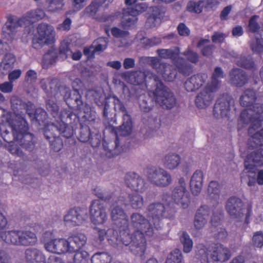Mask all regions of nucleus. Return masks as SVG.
I'll return each mask as SVG.
<instances>
[{
  "instance_id": "1",
  "label": "nucleus",
  "mask_w": 263,
  "mask_h": 263,
  "mask_svg": "<svg viewBox=\"0 0 263 263\" xmlns=\"http://www.w3.org/2000/svg\"><path fill=\"white\" fill-rule=\"evenodd\" d=\"M130 224L134 229L133 233H129V229L121 234V241L125 246H129L130 251L136 256L142 257L146 249V240L144 235L152 236L155 227L151 220L142 214L135 212L130 216Z\"/></svg>"
},
{
  "instance_id": "2",
  "label": "nucleus",
  "mask_w": 263,
  "mask_h": 263,
  "mask_svg": "<svg viewBox=\"0 0 263 263\" xmlns=\"http://www.w3.org/2000/svg\"><path fill=\"white\" fill-rule=\"evenodd\" d=\"M154 79L156 87L153 91L154 99L155 102L163 109L171 110L177 104V100L173 91L164 85L160 79L151 73Z\"/></svg>"
},
{
  "instance_id": "3",
  "label": "nucleus",
  "mask_w": 263,
  "mask_h": 263,
  "mask_svg": "<svg viewBox=\"0 0 263 263\" xmlns=\"http://www.w3.org/2000/svg\"><path fill=\"white\" fill-rule=\"evenodd\" d=\"M2 238L6 243L16 246H27L34 245L37 238L35 234L25 230H11L2 232L0 234Z\"/></svg>"
},
{
  "instance_id": "4",
  "label": "nucleus",
  "mask_w": 263,
  "mask_h": 263,
  "mask_svg": "<svg viewBox=\"0 0 263 263\" xmlns=\"http://www.w3.org/2000/svg\"><path fill=\"white\" fill-rule=\"evenodd\" d=\"M59 119L60 121L54 122L56 130L62 136L71 138L74 133V128L79 123V117L70 109H63L60 111Z\"/></svg>"
},
{
  "instance_id": "5",
  "label": "nucleus",
  "mask_w": 263,
  "mask_h": 263,
  "mask_svg": "<svg viewBox=\"0 0 263 263\" xmlns=\"http://www.w3.org/2000/svg\"><path fill=\"white\" fill-rule=\"evenodd\" d=\"M128 205V201L124 196L119 197L110 208V217L121 231L128 229L129 222L124 207Z\"/></svg>"
},
{
  "instance_id": "6",
  "label": "nucleus",
  "mask_w": 263,
  "mask_h": 263,
  "mask_svg": "<svg viewBox=\"0 0 263 263\" xmlns=\"http://www.w3.org/2000/svg\"><path fill=\"white\" fill-rule=\"evenodd\" d=\"M112 100L115 111L122 114V124L120 126L112 129L115 130L117 136H128L133 131V123L130 116L128 114L125 107L120 100L116 96L110 97Z\"/></svg>"
},
{
  "instance_id": "7",
  "label": "nucleus",
  "mask_w": 263,
  "mask_h": 263,
  "mask_svg": "<svg viewBox=\"0 0 263 263\" xmlns=\"http://www.w3.org/2000/svg\"><path fill=\"white\" fill-rule=\"evenodd\" d=\"M144 173L148 180L155 186L165 187L172 182L171 174L162 167H147L145 169Z\"/></svg>"
},
{
  "instance_id": "8",
  "label": "nucleus",
  "mask_w": 263,
  "mask_h": 263,
  "mask_svg": "<svg viewBox=\"0 0 263 263\" xmlns=\"http://www.w3.org/2000/svg\"><path fill=\"white\" fill-rule=\"evenodd\" d=\"M54 36V28L47 24H40L37 27V36L33 40L34 48H37L45 44L53 42Z\"/></svg>"
},
{
  "instance_id": "9",
  "label": "nucleus",
  "mask_w": 263,
  "mask_h": 263,
  "mask_svg": "<svg viewBox=\"0 0 263 263\" xmlns=\"http://www.w3.org/2000/svg\"><path fill=\"white\" fill-rule=\"evenodd\" d=\"M217 91V89L206 84L195 97L196 106L200 109H204L209 106L214 100V93Z\"/></svg>"
},
{
  "instance_id": "10",
  "label": "nucleus",
  "mask_w": 263,
  "mask_h": 263,
  "mask_svg": "<svg viewBox=\"0 0 263 263\" xmlns=\"http://www.w3.org/2000/svg\"><path fill=\"white\" fill-rule=\"evenodd\" d=\"M172 199L178 204H180L185 209L190 203L189 193L186 189V183L184 178L179 179L178 184L172 192Z\"/></svg>"
},
{
  "instance_id": "11",
  "label": "nucleus",
  "mask_w": 263,
  "mask_h": 263,
  "mask_svg": "<svg viewBox=\"0 0 263 263\" xmlns=\"http://www.w3.org/2000/svg\"><path fill=\"white\" fill-rule=\"evenodd\" d=\"M226 209L232 218L240 219L245 214V209L242 200L235 196L231 197L228 199Z\"/></svg>"
},
{
  "instance_id": "12",
  "label": "nucleus",
  "mask_w": 263,
  "mask_h": 263,
  "mask_svg": "<svg viewBox=\"0 0 263 263\" xmlns=\"http://www.w3.org/2000/svg\"><path fill=\"white\" fill-rule=\"evenodd\" d=\"M90 219L95 224H103L107 219L106 208L99 200L92 201L89 208Z\"/></svg>"
},
{
  "instance_id": "13",
  "label": "nucleus",
  "mask_w": 263,
  "mask_h": 263,
  "mask_svg": "<svg viewBox=\"0 0 263 263\" xmlns=\"http://www.w3.org/2000/svg\"><path fill=\"white\" fill-rule=\"evenodd\" d=\"M88 218L87 211L80 208L71 209L64 216L66 225L75 226L83 223Z\"/></svg>"
},
{
  "instance_id": "14",
  "label": "nucleus",
  "mask_w": 263,
  "mask_h": 263,
  "mask_svg": "<svg viewBox=\"0 0 263 263\" xmlns=\"http://www.w3.org/2000/svg\"><path fill=\"white\" fill-rule=\"evenodd\" d=\"M262 122L253 123L248 128L250 138L248 140V147L250 149L257 148L258 146L263 145V128L258 130L261 126Z\"/></svg>"
},
{
  "instance_id": "15",
  "label": "nucleus",
  "mask_w": 263,
  "mask_h": 263,
  "mask_svg": "<svg viewBox=\"0 0 263 263\" xmlns=\"http://www.w3.org/2000/svg\"><path fill=\"white\" fill-rule=\"evenodd\" d=\"M234 105L233 99L228 95L219 98L215 104L213 115L216 118L227 117L231 106Z\"/></svg>"
},
{
  "instance_id": "16",
  "label": "nucleus",
  "mask_w": 263,
  "mask_h": 263,
  "mask_svg": "<svg viewBox=\"0 0 263 263\" xmlns=\"http://www.w3.org/2000/svg\"><path fill=\"white\" fill-rule=\"evenodd\" d=\"M165 212V207L160 202H154L148 205L147 215L156 229H159V222L164 217Z\"/></svg>"
},
{
  "instance_id": "17",
  "label": "nucleus",
  "mask_w": 263,
  "mask_h": 263,
  "mask_svg": "<svg viewBox=\"0 0 263 263\" xmlns=\"http://www.w3.org/2000/svg\"><path fill=\"white\" fill-rule=\"evenodd\" d=\"M257 151L248 154L244 161L245 169L249 172L255 173V166L263 165V145Z\"/></svg>"
},
{
  "instance_id": "18",
  "label": "nucleus",
  "mask_w": 263,
  "mask_h": 263,
  "mask_svg": "<svg viewBox=\"0 0 263 263\" xmlns=\"http://www.w3.org/2000/svg\"><path fill=\"white\" fill-rule=\"evenodd\" d=\"M125 183L128 187L137 192L142 193L147 188L145 180L135 173H129L125 175Z\"/></svg>"
},
{
  "instance_id": "19",
  "label": "nucleus",
  "mask_w": 263,
  "mask_h": 263,
  "mask_svg": "<svg viewBox=\"0 0 263 263\" xmlns=\"http://www.w3.org/2000/svg\"><path fill=\"white\" fill-rule=\"evenodd\" d=\"M210 213V208L206 205H201L197 209L193 221L195 229L200 230L206 226L209 219Z\"/></svg>"
},
{
  "instance_id": "20",
  "label": "nucleus",
  "mask_w": 263,
  "mask_h": 263,
  "mask_svg": "<svg viewBox=\"0 0 263 263\" xmlns=\"http://www.w3.org/2000/svg\"><path fill=\"white\" fill-rule=\"evenodd\" d=\"M208 79V75L199 73L188 78L184 82V87L188 92H193L201 87Z\"/></svg>"
},
{
  "instance_id": "21",
  "label": "nucleus",
  "mask_w": 263,
  "mask_h": 263,
  "mask_svg": "<svg viewBox=\"0 0 263 263\" xmlns=\"http://www.w3.org/2000/svg\"><path fill=\"white\" fill-rule=\"evenodd\" d=\"M46 250L49 252L61 254L70 252L68 238L52 240L45 244Z\"/></svg>"
},
{
  "instance_id": "22",
  "label": "nucleus",
  "mask_w": 263,
  "mask_h": 263,
  "mask_svg": "<svg viewBox=\"0 0 263 263\" xmlns=\"http://www.w3.org/2000/svg\"><path fill=\"white\" fill-rule=\"evenodd\" d=\"M13 139L20 137L27 133L29 129L28 123L25 118L18 113L16 118L11 123Z\"/></svg>"
},
{
  "instance_id": "23",
  "label": "nucleus",
  "mask_w": 263,
  "mask_h": 263,
  "mask_svg": "<svg viewBox=\"0 0 263 263\" xmlns=\"http://www.w3.org/2000/svg\"><path fill=\"white\" fill-rule=\"evenodd\" d=\"M231 256V251L221 244L217 243L212 248L211 258L214 261L224 262Z\"/></svg>"
},
{
  "instance_id": "24",
  "label": "nucleus",
  "mask_w": 263,
  "mask_h": 263,
  "mask_svg": "<svg viewBox=\"0 0 263 263\" xmlns=\"http://www.w3.org/2000/svg\"><path fill=\"white\" fill-rule=\"evenodd\" d=\"M98 238L102 241L106 237L109 243L115 247L122 248L124 245L121 241V236L120 238L117 237V232L113 229L105 230L99 229L98 231Z\"/></svg>"
},
{
  "instance_id": "25",
  "label": "nucleus",
  "mask_w": 263,
  "mask_h": 263,
  "mask_svg": "<svg viewBox=\"0 0 263 263\" xmlns=\"http://www.w3.org/2000/svg\"><path fill=\"white\" fill-rule=\"evenodd\" d=\"M230 82L237 87H242L248 82V77L246 72L239 68H234L230 72Z\"/></svg>"
},
{
  "instance_id": "26",
  "label": "nucleus",
  "mask_w": 263,
  "mask_h": 263,
  "mask_svg": "<svg viewBox=\"0 0 263 263\" xmlns=\"http://www.w3.org/2000/svg\"><path fill=\"white\" fill-rule=\"evenodd\" d=\"M25 258L27 263H46V257L42 252L34 248L25 250Z\"/></svg>"
},
{
  "instance_id": "27",
  "label": "nucleus",
  "mask_w": 263,
  "mask_h": 263,
  "mask_svg": "<svg viewBox=\"0 0 263 263\" xmlns=\"http://www.w3.org/2000/svg\"><path fill=\"white\" fill-rule=\"evenodd\" d=\"M203 179V172L200 170L196 171L191 177L190 186L192 193L195 195H198L202 187Z\"/></svg>"
},
{
  "instance_id": "28",
  "label": "nucleus",
  "mask_w": 263,
  "mask_h": 263,
  "mask_svg": "<svg viewBox=\"0 0 263 263\" xmlns=\"http://www.w3.org/2000/svg\"><path fill=\"white\" fill-rule=\"evenodd\" d=\"M149 73V71L144 73L141 71L125 72L122 74L121 77L132 84L138 85L143 82L144 77L146 78Z\"/></svg>"
},
{
  "instance_id": "29",
  "label": "nucleus",
  "mask_w": 263,
  "mask_h": 263,
  "mask_svg": "<svg viewBox=\"0 0 263 263\" xmlns=\"http://www.w3.org/2000/svg\"><path fill=\"white\" fill-rule=\"evenodd\" d=\"M140 6H138L137 8ZM139 10L137 9L135 10L132 9L124 12L121 21L122 26L124 29H129L134 26L137 21V15L139 14Z\"/></svg>"
},
{
  "instance_id": "30",
  "label": "nucleus",
  "mask_w": 263,
  "mask_h": 263,
  "mask_svg": "<svg viewBox=\"0 0 263 263\" xmlns=\"http://www.w3.org/2000/svg\"><path fill=\"white\" fill-rule=\"evenodd\" d=\"M86 236L82 233L77 234L68 237L70 252L79 251L86 242Z\"/></svg>"
},
{
  "instance_id": "31",
  "label": "nucleus",
  "mask_w": 263,
  "mask_h": 263,
  "mask_svg": "<svg viewBox=\"0 0 263 263\" xmlns=\"http://www.w3.org/2000/svg\"><path fill=\"white\" fill-rule=\"evenodd\" d=\"M57 80L48 78L42 79L40 82V86L44 92L49 97L54 95L57 91Z\"/></svg>"
},
{
  "instance_id": "32",
  "label": "nucleus",
  "mask_w": 263,
  "mask_h": 263,
  "mask_svg": "<svg viewBox=\"0 0 263 263\" xmlns=\"http://www.w3.org/2000/svg\"><path fill=\"white\" fill-rule=\"evenodd\" d=\"M162 162L164 166L166 169L174 170L180 165L181 157L176 153H170L165 156Z\"/></svg>"
},
{
  "instance_id": "33",
  "label": "nucleus",
  "mask_w": 263,
  "mask_h": 263,
  "mask_svg": "<svg viewBox=\"0 0 263 263\" xmlns=\"http://www.w3.org/2000/svg\"><path fill=\"white\" fill-rule=\"evenodd\" d=\"M14 140L18 141L23 148L29 152L32 151L35 147L33 136L28 132Z\"/></svg>"
},
{
  "instance_id": "34",
  "label": "nucleus",
  "mask_w": 263,
  "mask_h": 263,
  "mask_svg": "<svg viewBox=\"0 0 263 263\" xmlns=\"http://www.w3.org/2000/svg\"><path fill=\"white\" fill-rule=\"evenodd\" d=\"M256 99L255 91L251 89L245 90L239 98L240 104L243 107H250Z\"/></svg>"
},
{
  "instance_id": "35",
  "label": "nucleus",
  "mask_w": 263,
  "mask_h": 263,
  "mask_svg": "<svg viewBox=\"0 0 263 263\" xmlns=\"http://www.w3.org/2000/svg\"><path fill=\"white\" fill-rule=\"evenodd\" d=\"M158 73L162 75L163 79L167 81H173L176 77V72L174 67L169 64L162 63L160 69Z\"/></svg>"
},
{
  "instance_id": "36",
  "label": "nucleus",
  "mask_w": 263,
  "mask_h": 263,
  "mask_svg": "<svg viewBox=\"0 0 263 263\" xmlns=\"http://www.w3.org/2000/svg\"><path fill=\"white\" fill-rule=\"evenodd\" d=\"M119 139L116 137L113 141H110L108 142H104L103 144V148L106 152V155L110 158L115 155H118L120 153L119 145Z\"/></svg>"
},
{
  "instance_id": "37",
  "label": "nucleus",
  "mask_w": 263,
  "mask_h": 263,
  "mask_svg": "<svg viewBox=\"0 0 263 263\" xmlns=\"http://www.w3.org/2000/svg\"><path fill=\"white\" fill-rule=\"evenodd\" d=\"M45 16V12L41 9L30 11L24 15L26 24L29 26L33 23L42 19Z\"/></svg>"
},
{
  "instance_id": "38",
  "label": "nucleus",
  "mask_w": 263,
  "mask_h": 263,
  "mask_svg": "<svg viewBox=\"0 0 263 263\" xmlns=\"http://www.w3.org/2000/svg\"><path fill=\"white\" fill-rule=\"evenodd\" d=\"M26 21L24 16L17 18L13 16H10L5 24V27L10 32H14L15 30L19 27H27Z\"/></svg>"
},
{
  "instance_id": "39",
  "label": "nucleus",
  "mask_w": 263,
  "mask_h": 263,
  "mask_svg": "<svg viewBox=\"0 0 263 263\" xmlns=\"http://www.w3.org/2000/svg\"><path fill=\"white\" fill-rule=\"evenodd\" d=\"M78 81H79V80H77L76 81L73 82L72 87L73 88L74 92L72 94L71 93L69 88L64 87L62 93L63 95L64 99L67 105L71 108L73 106L74 99L76 98L75 97H76V95L77 93H80L78 89L74 88V84L75 83H77Z\"/></svg>"
},
{
  "instance_id": "40",
  "label": "nucleus",
  "mask_w": 263,
  "mask_h": 263,
  "mask_svg": "<svg viewBox=\"0 0 263 263\" xmlns=\"http://www.w3.org/2000/svg\"><path fill=\"white\" fill-rule=\"evenodd\" d=\"M223 77L224 73L222 69L219 67H216L212 74L211 81L207 84L218 90L221 86V79Z\"/></svg>"
},
{
  "instance_id": "41",
  "label": "nucleus",
  "mask_w": 263,
  "mask_h": 263,
  "mask_svg": "<svg viewBox=\"0 0 263 263\" xmlns=\"http://www.w3.org/2000/svg\"><path fill=\"white\" fill-rule=\"evenodd\" d=\"M174 64L178 72L183 76H189L193 72L192 66L186 62L182 58H178Z\"/></svg>"
},
{
  "instance_id": "42",
  "label": "nucleus",
  "mask_w": 263,
  "mask_h": 263,
  "mask_svg": "<svg viewBox=\"0 0 263 263\" xmlns=\"http://www.w3.org/2000/svg\"><path fill=\"white\" fill-rule=\"evenodd\" d=\"M159 57L162 59H171L174 62L178 59L179 54V49L176 48L173 49H159L157 50Z\"/></svg>"
},
{
  "instance_id": "43",
  "label": "nucleus",
  "mask_w": 263,
  "mask_h": 263,
  "mask_svg": "<svg viewBox=\"0 0 263 263\" xmlns=\"http://www.w3.org/2000/svg\"><path fill=\"white\" fill-rule=\"evenodd\" d=\"M57 59V52L53 49L49 50L43 56L42 62L43 68H48L50 66L54 64Z\"/></svg>"
},
{
  "instance_id": "44",
  "label": "nucleus",
  "mask_w": 263,
  "mask_h": 263,
  "mask_svg": "<svg viewBox=\"0 0 263 263\" xmlns=\"http://www.w3.org/2000/svg\"><path fill=\"white\" fill-rule=\"evenodd\" d=\"M239 122L245 125L250 123V126H252L253 123L257 122V120L250 109H245L241 112Z\"/></svg>"
},
{
  "instance_id": "45",
  "label": "nucleus",
  "mask_w": 263,
  "mask_h": 263,
  "mask_svg": "<svg viewBox=\"0 0 263 263\" xmlns=\"http://www.w3.org/2000/svg\"><path fill=\"white\" fill-rule=\"evenodd\" d=\"M138 100L139 107L141 111L147 112L152 109L153 103L149 96L141 95Z\"/></svg>"
},
{
  "instance_id": "46",
  "label": "nucleus",
  "mask_w": 263,
  "mask_h": 263,
  "mask_svg": "<svg viewBox=\"0 0 263 263\" xmlns=\"http://www.w3.org/2000/svg\"><path fill=\"white\" fill-rule=\"evenodd\" d=\"M128 200H127L131 207L135 210L141 209L143 205V197L138 194H130L128 196Z\"/></svg>"
},
{
  "instance_id": "47",
  "label": "nucleus",
  "mask_w": 263,
  "mask_h": 263,
  "mask_svg": "<svg viewBox=\"0 0 263 263\" xmlns=\"http://www.w3.org/2000/svg\"><path fill=\"white\" fill-rule=\"evenodd\" d=\"M109 105L106 102L103 107V123L107 127H112L114 124H116V120L114 119L115 117H111L110 112L109 111Z\"/></svg>"
},
{
  "instance_id": "48",
  "label": "nucleus",
  "mask_w": 263,
  "mask_h": 263,
  "mask_svg": "<svg viewBox=\"0 0 263 263\" xmlns=\"http://www.w3.org/2000/svg\"><path fill=\"white\" fill-rule=\"evenodd\" d=\"M207 0H200L197 2L190 1L187 5V10L191 12L200 13L203 7L209 6L206 4Z\"/></svg>"
},
{
  "instance_id": "49",
  "label": "nucleus",
  "mask_w": 263,
  "mask_h": 263,
  "mask_svg": "<svg viewBox=\"0 0 263 263\" xmlns=\"http://www.w3.org/2000/svg\"><path fill=\"white\" fill-rule=\"evenodd\" d=\"M221 185L217 181H211L209 184L208 192L209 196L214 199H218L219 197Z\"/></svg>"
},
{
  "instance_id": "50",
  "label": "nucleus",
  "mask_w": 263,
  "mask_h": 263,
  "mask_svg": "<svg viewBox=\"0 0 263 263\" xmlns=\"http://www.w3.org/2000/svg\"><path fill=\"white\" fill-rule=\"evenodd\" d=\"M195 251V256L197 259L201 260V263H209L208 250L204 245L198 244L196 247Z\"/></svg>"
},
{
  "instance_id": "51",
  "label": "nucleus",
  "mask_w": 263,
  "mask_h": 263,
  "mask_svg": "<svg viewBox=\"0 0 263 263\" xmlns=\"http://www.w3.org/2000/svg\"><path fill=\"white\" fill-rule=\"evenodd\" d=\"M104 0H93L85 9V12L89 16H94Z\"/></svg>"
},
{
  "instance_id": "52",
  "label": "nucleus",
  "mask_w": 263,
  "mask_h": 263,
  "mask_svg": "<svg viewBox=\"0 0 263 263\" xmlns=\"http://www.w3.org/2000/svg\"><path fill=\"white\" fill-rule=\"evenodd\" d=\"M250 47L252 52L256 54H260L263 52V38L256 37L250 42Z\"/></svg>"
},
{
  "instance_id": "53",
  "label": "nucleus",
  "mask_w": 263,
  "mask_h": 263,
  "mask_svg": "<svg viewBox=\"0 0 263 263\" xmlns=\"http://www.w3.org/2000/svg\"><path fill=\"white\" fill-rule=\"evenodd\" d=\"M180 240L183 247V252L186 253L190 252L193 248V241L189 234L186 232H183Z\"/></svg>"
},
{
  "instance_id": "54",
  "label": "nucleus",
  "mask_w": 263,
  "mask_h": 263,
  "mask_svg": "<svg viewBox=\"0 0 263 263\" xmlns=\"http://www.w3.org/2000/svg\"><path fill=\"white\" fill-rule=\"evenodd\" d=\"M111 256L106 252H97L91 258L92 263H110Z\"/></svg>"
},
{
  "instance_id": "55",
  "label": "nucleus",
  "mask_w": 263,
  "mask_h": 263,
  "mask_svg": "<svg viewBox=\"0 0 263 263\" xmlns=\"http://www.w3.org/2000/svg\"><path fill=\"white\" fill-rule=\"evenodd\" d=\"M46 108L47 111L53 117H58L59 118L60 114L59 115V107L57 103L52 99H47L45 102Z\"/></svg>"
},
{
  "instance_id": "56",
  "label": "nucleus",
  "mask_w": 263,
  "mask_h": 263,
  "mask_svg": "<svg viewBox=\"0 0 263 263\" xmlns=\"http://www.w3.org/2000/svg\"><path fill=\"white\" fill-rule=\"evenodd\" d=\"M258 17L256 15L252 16L249 22V31L253 33L257 32L261 36H263V26L260 27L257 22V18Z\"/></svg>"
},
{
  "instance_id": "57",
  "label": "nucleus",
  "mask_w": 263,
  "mask_h": 263,
  "mask_svg": "<svg viewBox=\"0 0 263 263\" xmlns=\"http://www.w3.org/2000/svg\"><path fill=\"white\" fill-rule=\"evenodd\" d=\"M182 259L181 252L175 249L168 254L165 263H181Z\"/></svg>"
},
{
  "instance_id": "58",
  "label": "nucleus",
  "mask_w": 263,
  "mask_h": 263,
  "mask_svg": "<svg viewBox=\"0 0 263 263\" xmlns=\"http://www.w3.org/2000/svg\"><path fill=\"white\" fill-rule=\"evenodd\" d=\"M252 108L250 109L254 115L257 122L263 121V104L256 103L252 104Z\"/></svg>"
},
{
  "instance_id": "59",
  "label": "nucleus",
  "mask_w": 263,
  "mask_h": 263,
  "mask_svg": "<svg viewBox=\"0 0 263 263\" xmlns=\"http://www.w3.org/2000/svg\"><path fill=\"white\" fill-rule=\"evenodd\" d=\"M76 252L72 256V261H69V263H87L89 255L86 251Z\"/></svg>"
},
{
  "instance_id": "60",
  "label": "nucleus",
  "mask_w": 263,
  "mask_h": 263,
  "mask_svg": "<svg viewBox=\"0 0 263 263\" xmlns=\"http://www.w3.org/2000/svg\"><path fill=\"white\" fill-rule=\"evenodd\" d=\"M10 101L11 107L15 112L25 109L27 107L26 104L16 96H12Z\"/></svg>"
},
{
  "instance_id": "61",
  "label": "nucleus",
  "mask_w": 263,
  "mask_h": 263,
  "mask_svg": "<svg viewBox=\"0 0 263 263\" xmlns=\"http://www.w3.org/2000/svg\"><path fill=\"white\" fill-rule=\"evenodd\" d=\"M15 62L16 58L13 54L11 53H6L2 62L3 68L5 70H7L12 68Z\"/></svg>"
},
{
  "instance_id": "62",
  "label": "nucleus",
  "mask_w": 263,
  "mask_h": 263,
  "mask_svg": "<svg viewBox=\"0 0 263 263\" xmlns=\"http://www.w3.org/2000/svg\"><path fill=\"white\" fill-rule=\"evenodd\" d=\"M81 111H83L84 113L83 118L87 121L89 124L95 122L96 113L94 110L91 109L89 105Z\"/></svg>"
},
{
  "instance_id": "63",
  "label": "nucleus",
  "mask_w": 263,
  "mask_h": 263,
  "mask_svg": "<svg viewBox=\"0 0 263 263\" xmlns=\"http://www.w3.org/2000/svg\"><path fill=\"white\" fill-rule=\"evenodd\" d=\"M57 130L54 122L48 124L44 128V135L45 137L49 141L57 137L54 132Z\"/></svg>"
},
{
  "instance_id": "64",
  "label": "nucleus",
  "mask_w": 263,
  "mask_h": 263,
  "mask_svg": "<svg viewBox=\"0 0 263 263\" xmlns=\"http://www.w3.org/2000/svg\"><path fill=\"white\" fill-rule=\"evenodd\" d=\"M107 45V39L104 37H100L95 40L92 44L95 52L104 50Z\"/></svg>"
}]
</instances>
